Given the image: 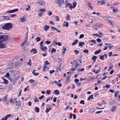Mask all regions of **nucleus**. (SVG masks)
Returning <instances> with one entry per match:
<instances>
[{
	"label": "nucleus",
	"instance_id": "obj_15",
	"mask_svg": "<svg viewBox=\"0 0 120 120\" xmlns=\"http://www.w3.org/2000/svg\"><path fill=\"white\" fill-rule=\"evenodd\" d=\"M79 46H81V47H82L83 46V45H85V43L84 42H79Z\"/></svg>",
	"mask_w": 120,
	"mask_h": 120
},
{
	"label": "nucleus",
	"instance_id": "obj_3",
	"mask_svg": "<svg viewBox=\"0 0 120 120\" xmlns=\"http://www.w3.org/2000/svg\"><path fill=\"white\" fill-rule=\"evenodd\" d=\"M56 2L57 3L59 4L60 6H61L63 4L65 3L64 1V0H57Z\"/></svg>",
	"mask_w": 120,
	"mask_h": 120
},
{
	"label": "nucleus",
	"instance_id": "obj_9",
	"mask_svg": "<svg viewBox=\"0 0 120 120\" xmlns=\"http://www.w3.org/2000/svg\"><path fill=\"white\" fill-rule=\"evenodd\" d=\"M95 111V109L94 108H92L89 110V112L90 113H93Z\"/></svg>",
	"mask_w": 120,
	"mask_h": 120
},
{
	"label": "nucleus",
	"instance_id": "obj_25",
	"mask_svg": "<svg viewBox=\"0 0 120 120\" xmlns=\"http://www.w3.org/2000/svg\"><path fill=\"white\" fill-rule=\"evenodd\" d=\"M73 6H72V8H74L76 7V5L77 4V3L76 2H75L73 3Z\"/></svg>",
	"mask_w": 120,
	"mask_h": 120
},
{
	"label": "nucleus",
	"instance_id": "obj_60",
	"mask_svg": "<svg viewBox=\"0 0 120 120\" xmlns=\"http://www.w3.org/2000/svg\"><path fill=\"white\" fill-rule=\"evenodd\" d=\"M109 91L112 93H114L115 92V91L114 90H110Z\"/></svg>",
	"mask_w": 120,
	"mask_h": 120
},
{
	"label": "nucleus",
	"instance_id": "obj_22",
	"mask_svg": "<svg viewBox=\"0 0 120 120\" xmlns=\"http://www.w3.org/2000/svg\"><path fill=\"white\" fill-rule=\"evenodd\" d=\"M97 57L95 56H94L92 58V59L93 60H95L97 59Z\"/></svg>",
	"mask_w": 120,
	"mask_h": 120
},
{
	"label": "nucleus",
	"instance_id": "obj_53",
	"mask_svg": "<svg viewBox=\"0 0 120 120\" xmlns=\"http://www.w3.org/2000/svg\"><path fill=\"white\" fill-rule=\"evenodd\" d=\"M103 19L105 20H106L108 19V18L107 17L105 16L103 17Z\"/></svg>",
	"mask_w": 120,
	"mask_h": 120
},
{
	"label": "nucleus",
	"instance_id": "obj_51",
	"mask_svg": "<svg viewBox=\"0 0 120 120\" xmlns=\"http://www.w3.org/2000/svg\"><path fill=\"white\" fill-rule=\"evenodd\" d=\"M97 42H100L101 41V39L99 38H98L97 39Z\"/></svg>",
	"mask_w": 120,
	"mask_h": 120
},
{
	"label": "nucleus",
	"instance_id": "obj_23",
	"mask_svg": "<svg viewBox=\"0 0 120 120\" xmlns=\"http://www.w3.org/2000/svg\"><path fill=\"white\" fill-rule=\"evenodd\" d=\"M35 109H36L35 111L37 112H39V109L37 107H36Z\"/></svg>",
	"mask_w": 120,
	"mask_h": 120
},
{
	"label": "nucleus",
	"instance_id": "obj_47",
	"mask_svg": "<svg viewBox=\"0 0 120 120\" xmlns=\"http://www.w3.org/2000/svg\"><path fill=\"white\" fill-rule=\"evenodd\" d=\"M45 43H46L47 44H49L51 42V41H45Z\"/></svg>",
	"mask_w": 120,
	"mask_h": 120
},
{
	"label": "nucleus",
	"instance_id": "obj_48",
	"mask_svg": "<svg viewBox=\"0 0 120 120\" xmlns=\"http://www.w3.org/2000/svg\"><path fill=\"white\" fill-rule=\"evenodd\" d=\"M30 9V6L29 5H28V7L26 8V9L27 11L29 10Z\"/></svg>",
	"mask_w": 120,
	"mask_h": 120
},
{
	"label": "nucleus",
	"instance_id": "obj_4",
	"mask_svg": "<svg viewBox=\"0 0 120 120\" xmlns=\"http://www.w3.org/2000/svg\"><path fill=\"white\" fill-rule=\"evenodd\" d=\"M18 11V9L16 8L12 10H10V11H7L6 12L8 13H11L17 11Z\"/></svg>",
	"mask_w": 120,
	"mask_h": 120
},
{
	"label": "nucleus",
	"instance_id": "obj_34",
	"mask_svg": "<svg viewBox=\"0 0 120 120\" xmlns=\"http://www.w3.org/2000/svg\"><path fill=\"white\" fill-rule=\"evenodd\" d=\"M41 38L39 37H38L36 38L35 39L37 40V42H38L41 40Z\"/></svg>",
	"mask_w": 120,
	"mask_h": 120
},
{
	"label": "nucleus",
	"instance_id": "obj_59",
	"mask_svg": "<svg viewBox=\"0 0 120 120\" xmlns=\"http://www.w3.org/2000/svg\"><path fill=\"white\" fill-rule=\"evenodd\" d=\"M7 118H5V117H4L2 118L1 120H7Z\"/></svg>",
	"mask_w": 120,
	"mask_h": 120
},
{
	"label": "nucleus",
	"instance_id": "obj_40",
	"mask_svg": "<svg viewBox=\"0 0 120 120\" xmlns=\"http://www.w3.org/2000/svg\"><path fill=\"white\" fill-rule=\"evenodd\" d=\"M84 37V35L83 34H81L80 35V37H79V38L80 39L82 38H83Z\"/></svg>",
	"mask_w": 120,
	"mask_h": 120
},
{
	"label": "nucleus",
	"instance_id": "obj_29",
	"mask_svg": "<svg viewBox=\"0 0 120 120\" xmlns=\"http://www.w3.org/2000/svg\"><path fill=\"white\" fill-rule=\"evenodd\" d=\"M32 73L35 76H37L39 74V73H36L34 72H32Z\"/></svg>",
	"mask_w": 120,
	"mask_h": 120
},
{
	"label": "nucleus",
	"instance_id": "obj_16",
	"mask_svg": "<svg viewBox=\"0 0 120 120\" xmlns=\"http://www.w3.org/2000/svg\"><path fill=\"white\" fill-rule=\"evenodd\" d=\"M0 45L1 46V47H0V48L2 49V48H5V45L1 43H0Z\"/></svg>",
	"mask_w": 120,
	"mask_h": 120
},
{
	"label": "nucleus",
	"instance_id": "obj_2",
	"mask_svg": "<svg viewBox=\"0 0 120 120\" xmlns=\"http://www.w3.org/2000/svg\"><path fill=\"white\" fill-rule=\"evenodd\" d=\"M8 39V36L7 35H3L0 36V42L1 43L4 41Z\"/></svg>",
	"mask_w": 120,
	"mask_h": 120
},
{
	"label": "nucleus",
	"instance_id": "obj_58",
	"mask_svg": "<svg viewBox=\"0 0 120 120\" xmlns=\"http://www.w3.org/2000/svg\"><path fill=\"white\" fill-rule=\"evenodd\" d=\"M105 3V1L104 0H103L101 1V4H104Z\"/></svg>",
	"mask_w": 120,
	"mask_h": 120
},
{
	"label": "nucleus",
	"instance_id": "obj_7",
	"mask_svg": "<svg viewBox=\"0 0 120 120\" xmlns=\"http://www.w3.org/2000/svg\"><path fill=\"white\" fill-rule=\"evenodd\" d=\"M2 17L5 20H10V19L8 16H3Z\"/></svg>",
	"mask_w": 120,
	"mask_h": 120
},
{
	"label": "nucleus",
	"instance_id": "obj_50",
	"mask_svg": "<svg viewBox=\"0 0 120 120\" xmlns=\"http://www.w3.org/2000/svg\"><path fill=\"white\" fill-rule=\"evenodd\" d=\"M84 101L83 100H81L80 102V104H84Z\"/></svg>",
	"mask_w": 120,
	"mask_h": 120
},
{
	"label": "nucleus",
	"instance_id": "obj_42",
	"mask_svg": "<svg viewBox=\"0 0 120 120\" xmlns=\"http://www.w3.org/2000/svg\"><path fill=\"white\" fill-rule=\"evenodd\" d=\"M113 47V46L111 44H110L109 46V49H112Z\"/></svg>",
	"mask_w": 120,
	"mask_h": 120
},
{
	"label": "nucleus",
	"instance_id": "obj_28",
	"mask_svg": "<svg viewBox=\"0 0 120 120\" xmlns=\"http://www.w3.org/2000/svg\"><path fill=\"white\" fill-rule=\"evenodd\" d=\"M29 82L30 83H34V81L33 79H31L29 80Z\"/></svg>",
	"mask_w": 120,
	"mask_h": 120
},
{
	"label": "nucleus",
	"instance_id": "obj_54",
	"mask_svg": "<svg viewBox=\"0 0 120 120\" xmlns=\"http://www.w3.org/2000/svg\"><path fill=\"white\" fill-rule=\"evenodd\" d=\"M44 97V95H43L42 96L40 97H39V99L41 100Z\"/></svg>",
	"mask_w": 120,
	"mask_h": 120
},
{
	"label": "nucleus",
	"instance_id": "obj_14",
	"mask_svg": "<svg viewBox=\"0 0 120 120\" xmlns=\"http://www.w3.org/2000/svg\"><path fill=\"white\" fill-rule=\"evenodd\" d=\"M93 94H92L88 97L87 100L89 101L91 99H93Z\"/></svg>",
	"mask_w": 120,
	"mask_h": 120
},
{
	"label": "nucleus",
	"instance_id": "obj_5",
	"mask_svg": "<svg viewBox=\"0 0 120 120\" xmlns=\"http://www.w3.org/2000/svg\"><path fill=\"white\" fill-rule=\"evenodd\" d=\"M20 21L22 22H23L26 21V19L24 17H23L19 18Z\"/></svg>",
	"mask_w": 120,
	"mask_h": 120
},
{
	"label": "nucleus",
	"instance_id": "obj_10",
	"mask_svg": "<svg viewBox=\"0 0 120 120\" xmlns=\"http://www.w3.org/2000/svg\"><path fill=\"white\" fill-rule=\"evenodd\" d=\"M101 51V49H99L98 50L96 51L94 53L95 55H97L98 54L100 53Z\"/></svg>",
	"mask_w": 120,
	"mask_h": 120
},
{
	"label": "nucleus",
	"instance_id": "obj_63",
	"mask_svg": "<svg viewBox=\"0 0 120 120\" xmlns=\"http://www.w3.org/2000/svg\"><path fill=\"white\" fill-rule=\"evenodd\" d=\"M105 87L107 88H109L110 87V86L108 85H106L105 86Z\"/></svg>",
	"mask_w": 120,
	"mask_h": 120
},
{
	"label": "nucleus",
	"instance_id": "obj_38",
	"mask_svg": "<svg viewBox=\"0 0 120 120\" xmlns=\"http://www.w3.org/2000/svg\"><path fill=\"white\" fill-rule=\"evenodd\" d=\"M16 15V14H12L10 15V16L11 17H13L15 16Z\"/></svg>",
	"mask_w": 120,
	"mask_h": 120
},
{
	"label": "nucleus",
	"instance_id": "obj_52",
	"mask_svg": "<svg viewBox=\"0 0 120 120\" xmlns=\"http://www.w3.org/2000/svg\"><path fill=\"white\" fill-rule=\"evenodd\" d=\"M102 112V111H98L96 112V114H97L100 113Z\"/></svg>",
	"mask_w": 120,
	"mask_h": 120
},
{
	"label": "nucleus",
	"instance_id": "obj_6",
	"mask_svg": "<svg viewBox=\"0 0 120 120\" xmlns=\"http://www.w3.org/2000/svg\"><path fill=\"white\" fill-rule=\"evenodd\" d=\"M79 41L77 39H76L74 41V42L72 43V45L74 46L75 45H76Z\"/></svg>",
	"mask_w": 120,
	"mask_h": 120
},
{
	"label": "nucleus",
	"instance_id": "obj_32",
	"mask_svg": "<svg viewBox=\"0 0 120 120\" xmlns=\"http://www.w3.org/2000/svg\"><path fill=\"white\" fill-rule=\"evenodd\" d=\"M119 91H117L116 93L114 94H115V96H114L116 97H117V95L118 94V93H119Z\"/></svg>",
	"mask_w": 120,
	"mask_h": 120
},
{
	"label": "nucleus",
	"instance_id": "obj_49",
	"mask_svg": "<svg viewBox=\"0 0 120 120\" xmlns=\"http://www.w3.org/2000/svg\"><path fill=\"white\" fill-rule=\"evenodd\" d=\"M45 64L48 65L50 64V63H49L47 60H46L45 61Z\"/></svg>",
	"mask_w": 120,
	"mask_h": 120
},
{
	"label": "nucleus",
	"instance_id": "obj_61",
	"mask_svg": "<svg viewBox=\"0 0 120 120\" xmlns=\"http://www.w3.org/2000/svg\"><path fill=\"white\" fill-rule=\"evenodd\" d=\"M57 45L59 46H60L61 45V43L60 42H59L57 43Z\"/></svg>",
	"mask_w": 120,
	"mask_h": 120
},
{
	"label": "nucleus",
	"instance_id": "obj_45",
	"mask_svg": "<svg viewBox=\"0 0 120 120\" xmlns=\"http://www.w3.org/2000/svg\"><path fill=\"white\" fill-rule=\"evenodd\" d=\"M75 81L76 83H77L79 81V80L78 79H75Z\"/></svg>",
	"mask_w": 120,
	"mask_h": 120
},
{
	"label": "nucleus",
	"instance_id": "obj_20",
	"mask_svg": "<svg viewBox=\"0 0 120 120\" xmlns=\"http://www.w3.org/2000/svg\"><path fill=\"white\" fill-rule=\"evenodd\" d=\"M29 62L27 63V64L28 65H29L30 66L31 65V60H29Z\"/></svg>",
	"mask_w": 120,
	"mask_h": 120
},
{
	"label": "nucleus",
	"instance_id": "obj_31",
	"mask_svg": "<svg viewBox=\"0 0 120 120\" xmlns=\"http://www.w3.org/2000/svg\"><path fill=\"white\" fill-rule=\"evenodd\" d=\"M67 17L66 18V19L68 20H70V16L68 14L67 15Z\"/></svg>",
	"mask_w": 120,
	"mask_h": 120
},
{
	"label": "nucleus",
	"instance_id": "obj_56",
	"mask_svg": "<svg viewBox=\"0 0 120 120\" xmlns=\"http://www.w3.org/2000/svg\"><path fill=\"white\" fill-rule=\"evenodd\" d=\"M56 99H57L56 98V97L54 98L53 100V101L54 102H56Z\"/></svg>",
	"mask_w": 120,
	"mask_h": 120
},
{
	"label": "nucleus",
	"instance_id": "obj_18",
	"mask_svg": "<svg viewBox=\"0 0 120 120\" xmlns=\"http://www.w3.org/2000/svg\"><path fill=\"white\" fill-rule=\"evenodd\" d=\"M54 92L55 93V94L56 95L59 94H60L59 91L57 90H55Z\"/></svg>",
	"mask_w": 120,
	"mask_h": 120
},
{
	"label": "nucleus",
	"instance_id": "obj_57",
	"mask_svg": "<svg viewBox=\"0 0 120 120\" xmlns=\"http://www.w3.org/2000/svg\"><path fill=\"white\" fill-rule=\"evenodd\" d=\"M45 11V9H40L39 10L40 12L44 11Z\"/></svg>",
	"mask_w": 120,
	"mask_h": 120
},
{
	"label": "nucleus",
	"instance_id": "obj_17",
	"mask_svg": "<svg viewBox=\"0 0 120 120\" xmlns=\"http://www.w3.org/2000/svg\"><path fill=\"white\" fill-rule=\"evenodd\" d=\"M3 79L4 81V84H7L8 83V82L7 80H6L4 78H3Z\"/></svg>",
	"mask_w": 120,
	"mask_h": 120
},
{
	"label": "nucleus",
	"instance_id": "obj_27",
	"mask_svg": "<svg viewBox=\"0 0 120 120\" xmlns=\"http://www.w3.org/2000/svg\"><path fill=\"white\" fill-rule=\"evenodd\" d=\"M112 109L111 110V111H113L116 109V107L115 106H114L112 107Z\"/></svg>",
	"mask_w": 120,
	"mask_h": 120
},
{
	"label": "nucleus",
	"instance_id": "obj_13",
	"mask_svg": "<svg viewBox=\"0 0 120 120\" xmlns=\"http://www.w3.org/2000/svg\"><path fill=\"white\" fill-rule=\"evenodd\" d=\"M49 27V26H47V25H45L44 26V29L45 30V31L48 30Z\"/></svg>",
	"mask_w": 120,
	"mask_h": 120
},
{
	"label": "nucleus",
	"instance_id": "obj_21",
	"mask_svg": "<svg viewBox=\"0 0 120 120\" xmlns=\"http://www.w3.org/2000/svg\"><path fill=\"white\" fill-rule=\"evenodd\" d=\"M93 42L94 44H96V41L94 40H91L89 42V44H90L91 42Z\"/></svg>",
	"mask_w": 120,
	"mask_h": 120
},
{
	"label": "nucleus",
	"instance_id": "obj_62",
	"mask_svg": "<svg viewBox=\"0 0 120 120\" xmlns=\"http://www.w3.org/2000/svg\"><path fill=\"white\" fill-rule=\"evenodd\" d=\"M49 23L50 24H52L53 25H54V24L53 22L52 21H50Z\"/></svg>",
	"mask_w": 120,
	"mask_h": 120
},
{
	"label": "nucleus",
	"instance_id": "obj_43",
	"mask_svg": "<svg viewBox=\"0 0 120 120\" xmlns=\"http://www.w3.org/2000/svg\"><path fill=\"white\" fill-rule=\"evenodd\" d=\"M11 115L10 114H8L7 115L5 116V118H7L8 117H10V116H11Z\"/></svg>",
	"mask_w": 120,
	"mask_h": 120
},
{
	"label": "nucleus",
	"instance_id": "obj_19",
	"mask_svg": "<svg viewBox=\"0 0 120 120\" xmlns=\"http://www.w3.org/2000/svg\"><path fill=\"white\" fill-rule=\"evenodd\" d=\"M67 5L68 6H70V9L71 10L72 8V4L69 3H68Z\"/></svg>",
	"mask_w": 120,
	"mask_h": 120
},
{
	"label": "nucleus",
	"instance_id": "obj_55",
	"mask_svg": "<svg viewBox=\"0 0 120 120\" xmlns=\"http://www.w3.org/2000/svg\"><path fill=\"white\" fill-rule=\"evenodd\" d=\"M55 72V71L54 70H52L50 71V74H51L52 73H53Z\"/></svg>",
	"mask_w": 120,
	"mask_h": 120
},
{
	"label": "nucleus",
	"instance_id": "obj_33",
	"mask_svg": "<svg viewBox=\"0 0 120 120\" xmlns=\"http://www.w3.org/2000/svg\"><path fill=\"white\" fill-rule=\"evenodd\" d=\"M4 76L6 77H9L10 75L9 73L8 72L7 73L6 75H4Z\"/></svg>",
	"mask_w": 120,
	"mask_h": 120
},
{
	"label": "nucleus",
	"instance_id": "obj_36",
	"mask_svg": "<svg viewBox=\"0 0 120 120\" xmlns=\"http://www.w3.org/2000/svg\"><path fill=\"white\" fill-rule=\"evenodd\" d=\"M9 40L10 42H12L14 41V39L13 38H11L9 39Z\"/></svg>",
	"mask_w": 120,
	"mask_h": 120
},
{
	"label": "nucleus",
	"instance_id": "obj_41",
	"mask_svg": "<svg viewBox=\"0 0 120 120\" xmlns=\"http://www.w3.org/2000/svg\"><path fill=\"white\" fill-rule=\"evenodd\" d=\"M56 51V49L54 48H52L51 51V53H52L53 52H55Z\"/></svg>",
	"mask_w": 120,
	"mask_h": 120
},
{
	"label": "nucleus",
	"instance_id": "obj_44",
	"mask_svg": "<svg viewBox=\"0 0 120 120\" xmlns=\"http://www.w3.org/2000/svg\"><path fill=\"white\" fill-rule=\"evenodd\" d=\"M26 41H25L24 42L22 43L21 44V46H23L24 45L25 42H26Z\"/></svg>",
	"mask_w": 120,
	"mask_h": 120
},
{
	"label": "nucleus",
	"instance_id": "obj_35",
	"mask_svg": "<svg viewBox=\"0 0 120 120\" xmlns=\"http://www.w3.org/2000/svg\"><path fill=\"white\" fill-rule=\"evenodd\" d=\"M64 64H63L62 63L60 65V68H63L64 67Z\"/></svg>",
	"mask_w": 120,
	"mask_h": 120
},
{
	"label": "nucleus",
	"instance_id": "obj_39",
	"mask_svg": "<svg viewBox=\"0 0 120 120\" xmlns=\"http://www.w3.org/2000/svg\"><path fill=\"white\" fill-rule=\"evenodd\" d=\"M88 50L86 49H85L84 51V52L86 53H88Z\"/></svg>",
	"mask_w": 120,
	"mask_h": 120
},
{
	"label": "nucleus",
	"instance_id": "obj_1",
	"mask_svg": "<svg viewBox=\"0 0 120 120\" xmlns=\"http://www.w3.org/2000/svg\"><path fill=\"white\" fill-rule=\"evenodd\" d=\"M12 26L11 23H6L2 27V28L5 30H9L12 28Z\"/></svg>",
	"mask_w": 120,
	"mask_h": 120
},
{
	"label": "nucleus",
	"instance_id": "obj_26",
	"mask_svg": "<svg viewBox=\"0 0 120 120\" xmlns=\"http://www.w3.org/2000/svg\"><path fill=\"white\" fill-rule=\"evenodd\" d=\"M57 42L55 41H53V42L52 43V45H57Z\"/></svg>",
	"mask_w": 120,
	"mask_h": 120
},
{
	"label": "nucleus",
	"instance_id": "obj_12",
	"mask_svg": "<svg viewBox=\"0 0 120 120\" xmlns=\"http://www.w3.org/2000/svg\"><path fill=\"white\" fill-rule=\"evenodd\" d=\"M40 48L42 51H46V50H45V49H47V48L46 46H44V47H41Z\"/></svg>",
	"mask_w": 120,
	"mask_h": 120
},
{
	"label": "nucleus",
	"instance_id": "obj_8",
	"mask_svg": "<svg viewBox=\"0 0 120 120\" xmlns=\"http://www.w3.org/2000/svg\"><path fill=\"white\" fill-rule=\"evenodd\" d=\"M46 110L45 111V112L46 113H47L49 111V110L51 109V107H48L47 106H46Z\"/></svg>",
	"mask_w": 120,
	"mask_h": 120
},
{
	"label": "nucleus",
	"instance_id": "obj_37",
	"mask_svg": "<svg viewBox=\"0 0 120 120\" xmlns=\"http://www.w3.org/2000/svg\"><path fill=\"white\" fill-rule=\"evenodd\" d=\"M74 52L76 54H78L79 53V51L78 50H75Z\"/></svg>",
	"mask_w": 120,
	"mask_h": 120
},
{
	"label": "nucleus",
	"instance_id": "obj_30",
	"mask_svg": "<svg viewBox=\"0 0 120 120\" xmlns=\"http://www.w3.org/2000/svg\"><path fill=\"white\" fill-rule=\"evenodd\" d=\"M100 59L101 60H104V56L103 55H102L100 56Z\"/></svg>",
	"mask_w": 120,
	"mask_h": 120
},
{
	"label": "nucleus",
	"instance_id": "obj_64",
	"mask_svg": "<svg viewBox=\"0 0 120 120\" xmlns=\"http://www.w3.org/2000/svg\"><path fill=\"white\" fill-rule=\"evenodd\" d=\"M76 68H72L71 69V70L72 71H74L75 70Z\"/></svg>",
	"mask_w": 120,
	"mask_h": 120
},
{
	"label": "nucleus",
	"instance_id": "obj_11",
	"mask_svg": "<svg viewBox=\"0 0 120 120\" xmlns=\"http://www.w3.org/2000/svg\"><path fill=\"white\" fill-rule=\"evenodd\" d=\"M68 22H66L65 21L64 22V23L63 24V26L68 27Z\"/></svg>",
	"mask_w": 120,
	"mask_h": 120
},
{
	"label": "nucleus",
	"instance_id": "obj_24",
	"mask_svg": "<svg viewBox=\"0 0 120 120\" xmlns=\"http://www.w3.org/2000/svg\"><path fill=\"white\" fill-rule=\"evenodd\" d=\"M7 96V95H6V96L4 97L3 98V101L4 102L5 101H7L6 100V98Z\"/></svg>",
	"mask_w": 120,
	"mask_h": 120
},
{
	"label": "nucleus",
	"instance_id": "obj_46",
	"mask_svg": "<svg viewBox=\"0 0 120 120\" xmlns=\"http://www.w3.org/2000/svg\"><path fill=\"white\" fill-rule=\"evenodd\" d=\"M51 91V90H47L46 91L47 94H50V92Z\"/></svg>",
	"mask_w": 120,
	"mask_h": 120
}]
</instances>
